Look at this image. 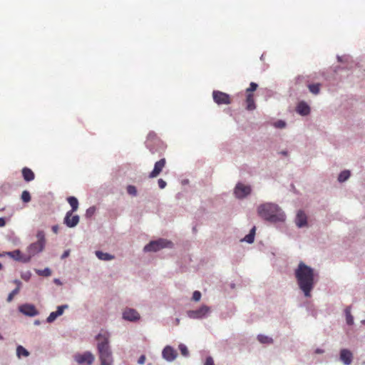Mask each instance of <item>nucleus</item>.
Here are the masks:
<instances>
[{"mask_svg": "<svg viewBox=\"0 0 365 365\" xmlns=\"http://www.w3.org/2000/svg\"><path fill=\"white\" fill-rule=\"evenodd\" d=\"M75 360L79 364H87L91 365L94 361V356L91 352H85L83 354L75 355Z\"/></svg>", "mask_w": 365, "mask_h": 365, "instance_id": "12", "label": "nucleus"}, {"mask_svg": "<svg viewBox=\"0 0 365 365\" xmlns=\"http://www.w3.org/2000/svg\"><path fill=\"white\" fill-rule=\"evenodd\" d=\"M58 317H59V315H58V314H57L56 312H51V313L49 314V316L48 317V318H47L46 321H47V322H48V323H51V322H53V321H55V319H56Z\"/></svg>", "mask_w": 365, "mask_h": 365, "instance_id": "31", "label": "nucleus"}, {"mask_svg": "<svg viewBox=\"0 0 365 365\" xmlns=\"http://www.w3.org/2000/svg\"><path fill=\"white\" fill-rule=\"evenodd\" d=\"M257 339L259 342L262 344H272L273 342V340L272 338L268 337L265 335L259 334L257 336Z\"/></svg>", "mask_w": 365, "mask_h": 365, "instance_id": "27", "label": "nucleus"}, {"mask_svg": "<svg viewBox=\"0 0 365 365\" xmlns=\"http://www.w3.org/2000/svg\"><path fill=\"white\" fill-rule=\"evenodd\" d=\"M346 320L349 325H351L354 323V318L351 314L349 308L346 309Z\"/></svg>", "mask_w": 365, "mask_h": 365, "instance_id": "28", "label": "nucleus"}, {"mask_svg": "<svg viewBox=\"0 0 365 365\" xmlns=\"http://www.w3.org/2000/svg\"><path fill=\"white\" fill-rule=\"evenodd\" d=\"M19 311L24 314L34 317L38 314V311L33 304H25L19 307Z\"/></svg>", "mask_w": 365, "mask_h": 365, "instance_id": "14", "label": "nucleus"}, {"mask_svg": "<svg viewBox=\"0 0 365 365\" xmlns=\"http://www.w3.org/2000/svg\"><path fill=\"white\" fill-rule=\"evenodd\" d=\"M66 308H68L67 305L58 306V308H57V310L56 311V312L57 314L61 316V315L63 314L64 309H66Z\"/></svg>", "mask_w": 365, "mask_h": 365, "instance_id": "35", "label": "nucleus"}, {"mask_svg": "<svg viewBox=\"0 0 365 365\" xmlns=\"http://www.w3.org/2000/svg\"><path fill=\"white\" fill-rule=\"evenodd\" d=\"M36 237L37 242L31 244L27 249L29 252L28 257H30V258L32 256H34L35 255L41 252L45 247L46 239L44 232L42 230L38 231L36 234Z\"/></svg>", "mask_w": 365, "mask_h": 365, "instance_id": "4", "label": "nucleus"}, {"mask_svg": "<svg viewBox=\"0 0 365 365\" xmlns=\"http://www.w3.org/2000/svg\"><path fill=\"white\" fill-rule=\"evenodd\" d=\"M69 255V251H65L63 254L62 255V258L67 257Z\"/></svg>", "mask_w": 365, "mask_h": 365, "instance_id": "44", "label": "nucleus"}, {"mask_svg": "<svg viewBox=\"0 0 365 365\" xmlns=\"http://www.w3.org/2000/svg\"><path fill=\"white\" fill-rule=\"evenodd\" d=\"M307 216L303 211H299L296 217V224L299 227L307 225Z\"/></svg>", "mask_w": 365, "mask_h": 365, "instance_id": "18", "label": "nucleus"}, {"mask_svg": "<svg viewBox=\"0 0 365 365\" xmlns=\"http://www.w3.org/2000/svg\"><path fill=\"white\" fill-rule=\"evenodd\" d=\"M6 225V221L4 218L0 217V227H4Z\"/></svg>", "mask_w": 365, "mask_h": 365, "instance_id": "41", "label": "nucleus"}, {"mask_svg": "<svg viewBox=\"0 0 365 365\" xmlns=\"http://www.w3.org/2000/svg\"><path fill=\"white\" fill-rule=\"evenodd\" d=\"M204 365H214V361L212 358L210 356L207 357Z\"/></svg>", "mask_w": 365, "mask_h": 365, "instance_id": "39", "label": "nucleus"}, {"mask_svg": "<svg viewBox=\"0 0 365 365\" xmlns=\"http://www.w3.org/2000/svg\"><path fill=\"white\" fill-rule=\"evenodd\" d=\"M21 198L24 202H30L31 201V195H30L29 192L27 190L23 191L21 193Z\"/></svg>", "mask_w": 365, "mask_h": 365, "instance_id": "29", "label": "nucleus"}, {"mask_svg": "<svg viewBox=\"0 0 365 365\" xmlns=\"http://www.w3.org/2000/svg\"><path fill=\"white\" fill-rule=\"evenodd\" d=\"M96 255L97 256V257L99 259L104 260V261L111 260V259H113L115 258V257L113 255H110L108 253L103 252L101 251H96Z\"/></svg>", "mask_w": 365, "mask_h": 365, "instance_id": "21", "label": "nucleus"}, {"mask_svg": "<svg viewBox=\"0 0 365 365\" xmlns=\"http://www.w3.org/2000/svg\"><path fill=\"white\" fill-rule=\"evenodd\" d=\"M177 324L180 323V320L178 319H176Z\"/></svg>", "mask_w": 365, "mask_h": 365, "instance_id": "47", "label": "nucleus"}, {"mask_svg": "<svg viewBox=\"0 0 365 365\" xmlns=\"http://www.w3.org/2000/svg\"><path fill=\"white\" fill-rule=\"evenodd\" d=\"M127 192L128 194L131 195H136L137 194V190H136V187L133 185H128L127 187Z\"/></svg>", "mask_w": 365, "mask_h": 365, "instance_id": "32", "label": "nucleus"}, {"mask_svg": "<svg viewBox=\"0 0 365 365\" xmlns=\"http://www.w3.org/2000/svg\"><path fill=\"white\" fill-rule=\"evenodd\" d=\"M123 318L127 321L135 322L140 319V314L134 309L126 308L123 312Z\"/></svg>", "mask_w": 365, "mask_h": 365, "instance_id": "13", "label": "nucleus"}, {"mask_svg": "<svg viewBox=\"0 0 365 365\" xmlns=\"http://www.w3.org/2000/svg\"><path fill=\"white\" fill-rule=\"evenodd\" d=\"M14 282L17 284V287H20L21 283L19 280H15Z\"/></svg>", "mask_w": 365, "mask_h": 365, "instance_id": "46", "label": "nucleus"}, {"mask_svg": "<svg viewBox=\"0 0 365 365\" xmlns=\"http://www.w3.org/2000/svg\"><path fill=\"white\" fill-rule=\"evenodd\" d=\"M201 298V293L199 291H195L192 294V299L198 302Z\"/></svg>", "mask_w": 365, "mask_h": 365, "instance_id": "36", "label": "nucleus"}, {"mask_svg": "<svg viewBox=\"0 0 365 365\" xmlns=\"http://www.w3.org/2000/svg\"><path fill=\"white\" fill-rule=\"evenodd\" d=\"M251 192V187L249 185H245L242 183L237 184L235 188V194L238 198H243Z\"/></svg>", "mask_w": 365, "mask_h": 365, "instance_id": "9", "label": "nucleus"}, {"mask_svg": "<svg viewBox=\"0 0 365 365\" xmlns=\"http://www.w3.org/2000/svg\"><path fill=\"white\" fill-rule=\"evenodd\" d=\"M145 359H146V358H145V355H142V356H140V358H139V359H138V363L139 364H143L145 363Z\"/></svg>", "mask_w": 365, "mask_h": 365, "instance_id": "40", "label": "nucleus"}, {"mask_svg": "<svg viewBox=\"0 0 365 365\" xmlns=\"http://www.w3.org/2000/svg\"><path fill=\"white\" fill-rule=\"evenodd\" d=\"M37 273L40 275L48 277L51 274V271L48 268H46L43 270H38Z\"/></svg>", "mask_w": 365, "mask_h": 365, "instance_id": "33", "label": "nucleus"}, {"mask_svg": "<svg viewBox=\"0 0 365 365\" xmlns=\"http://www.w3.org/2000/svg\"><path fill=\"white\" fill-rule=\"evenodd\" d=\"M72 211H68L63 220L64 224L68 227H74L79 222V216L73 215Z\"/></svg>", "mask_w": 365, "mask_h": 365, "instance_id": "10", "label": "nucleus"}, {"mask_svg": "<svg viewBox=\"0 0 365 365\" xmlns=\"http://www.w3.org/2000/svg\"><path fill=\"white\" fill-rule=\"evenodd\" d=\"M162 354L163 358L169 361H173L177 356L176 351L170 346H165Z\"/></svg>", "mask_w": 365, "mask_h": 365, "instance_id": "16", "label": "nucleus"}, {"mask_svg": "<svg viewBox=\"0 0 365 365\" xmlns=\"http://www.w3.org/2000/svg\"><path fill=\"white\" fill-rule=\"evenodd\" d=\"M259 215L264 220L272 222H283L285 215L282 210L275 204L265 203L258 207Z\"/></svg>", "mask_w": 365, "mask_h": 365, "instance_id": "3", "label": "nucleus"}, {"mask_svg": "<svg viewBox=\"0 0 365 365\" xmlns=\"http://www.w3.org/2000/svg\"><path fill=\"white\" fill-rule=\"evenodd\" d=\"M212 98L215 103L217 105H229L232 102L229 94L220 91H214L212 92Z\"/></svg>", "mask_w": 365, "mask_h": 365, "instance_id": "7", "label": "nucleus"}, {"mask_svg": "<svg viewBox=\"0 0 365 365\" xmlns=\"http://www.w3.org/2000/svg\"><path fill=\"white\" fill-rule=\"evenodd\" d=\"M352 354L348 349H341L340 352L341 360L346 365H349L352 361Z\"/></svg>", "mask_w": 365, "mask_h": 365, "instance_id": "17", "label": "nucleus"}, {"mask_svg": "<svg viewBox=\"0 0 365 365\" xmlns=\"http://www.w3.org/2000/svg\"><path fill=\"white\" fill-rule=\"evenodd\" d=\"M52 231H53L54 233L57 234V233H58V225H53V226L52 227Z\"/></svg>", "mask_w": 365, "mask_h": 365, "instance_id": "42", "label": "nucleus"}, {"mask_svg": "<svg viewBox=\"0 0 365 365\" xmlns=\"http://www.w3.org/2000/svg\"><path fill=\"white\" fill-rule=\"evenodd\" d=\"M22 175L24 179L26 182H30L34 179L35 175L34 172L28 168H24L22 169Z\"/></svg>", "mask_w": 365, "mask_h": 365, "instance_id": "19", "label": "nucleus"}, {"mask_svg": "<svg viewBox=\"0 0 365 365\" xmlns=\"http://www.w3.org/2000/svg\"><path fill=\"white\" fill-rule=\"evenodd\" d=\"M315 353H316V354H322V353H324V350H323V349H317L315 350Z\"/></svg>", "mask_w": 365, "mask_h": 365, "instance_id": "45", "label": "nucleus"}, {"mask_svg": "<svg viewBox=\"0 0 365 365\" xmlns=\"http://www.w3.org/2000/svg\"><path fill=\"white\" fill-rule=\"evenodd\" d=\"M158 184L160 189H164L167 185L166 182L165 180H163V179H159L158 180Z\"/></svg>", "mask_w": 365, "mask_h": 365, "instance_id": "38", "label": "nucleus"}, {"mask_svg": "<svg viewBox=\"0 0 365 365\" xmlns=\"http://www.w3.org/2000/svg\"><path fill=\"white\" fill-rule=\"evenodd\" d=\"M210 312V307L203 305L196 310H190L187 312V316L191 319H201Z\"/></svg>", "mask_w": 365, "mask_h": 365, "instance_id": "8", "label": "nucleus"}, {"mask_svg": "<svg viewBox=\"0 0 365 365\" xmlns=\"http://www.w3.org/2000/svg\"><path fill=\"white\" fill-rule=\"evenodd\" d=\"M16 354L19 357H21V356H28L29 355V352L22 346L19 345L16 348Z\"/></svg>", "mask_w": 365, "mask_h": 365, "instance_id": "25", "label": "nucleus"}, {"mask_svg": "<svg viewBox=\"0 0 365 365\" xmlns=\"http://www.w3.org/2000/svg\"><path fill=\"white\" fill-rule=\"evenodd\" d=\"M166 165V160L165 158H162L160 160L157 161L154 165L153 170L149 173V178H157L160 173L162 172L163 168Z\"/></svg>", "mask_w": 365, "mask_h": 365, "instance_id": "11", "label": "nucleus"}, {"mask_svg": "<svg viewBox=\"0 0 365 365\" xmlns=\"http://www.w3.org/2000/svg\"><path fill=\"white\" fill-rule=\"evenodd\" d=\"M94 211H95V208H94V207H90V208H88V209L87 210L86 213H87V215H88V214H92V213H93V212H94Z\"/></svg>", "mask_w": 365, "mask_h": 365, "instance_id": "43", "label": "nucleus"}, {"mask_svg": "<svg viewBox=\"0 0 365 365\" xmlns=\"http://www.w3.org/2000/svg\"><path fill=\"white\" fill-rule=\"evenodd\" d=\"M179 349L182 354V355L187 356L188 355V350L185 345L180 344Z\"/></svg>", "mask_w": 365, "mask_h": 365, "instance_id": "34", "label": "nucleus"}, {"mask_svg": "<svg viewBox=\"0 0 365 365\" xmlns=\"http://www.w3.org/2000/svg\"><path fill=\"white\" fill-rule=\"evenodd\" d=\"M320 83L309 84L308 86L309 91L313 94H318L320 91Z\"/></svg>", "mask_w": 365, "mask_h": 365, "instance_id": "24", "label": "nucleus"}, {"mask_svg": "<svg viewBox=\"0 0 365 365\" xmlns=\"http://www.w3.org/2000/svg\"><path fill=\"white\" fill-rule=\"evenodd\" d=\"M255 227H252L250 233L245 237L244 241L248 243H252L255 240Z\"/></svg>", "mask_w": 365, "mask_h": 365, "instance_id": "23", "label": "nucleus"}, {"mask_svg": "<svg viewBox=\"0 0 365 365\" xmlns=\"http://www.w3.org/2000/svg\"><path fill=\"white\" fill-rule=\"evenodd\" d=\"M297 111L302 115H307L309 113L310 108L305 103L301 102L297 106Z\"/></svg>", "mask_w": 365, "mask_h": 365, "instance_id": "20", "label": "nucleus"}, {"mask_svg": "<svg viewBox=\"0 0 365 365\" xmlns=\"http://www.w3.org/2000/svg\"><path fill=\"white\" fill-rule=\"evenodd\" d=\"M4 255L9 256L16 261H20L23 262H28L30 260V257L24 256L21 251L19 250H16L12 252H7Z\"/></svg>", "mask_w": 365, "mask_h": 365, "instance_id": "15", "label": "nucleus"}, {"mask_svg": "<svg viewBox=\"0 0 365 365\" xmlns=\"http://www.w3.org/2000/svg\"><path fill=\"white\" fill-rule=\"evenodd\" d=\"M67 201L72 208L71 211H72V212H76L78 208V201L77 198L73 196L68 197Z\"/></svg>", "mask_w": 365, "mask_h": 365, "instance_id": "22", "label": "nucleus"}, {"mask_svg": "<svg viewBox=\"0 0 365 365\" xmlns=\"http://www.w3.org/2000/svg\"><path fill=\"white\" fill-rule=\"evenodd\" d=\"M257 87L258 85L256 83L252 82L250 87L246 89V108L248 110H253L256 108L253 92L257 90Z\"/></svg>", "mask_w": 365, "mask_h": 365, "instance_id": "6", "label": "nucleus"}, {"mask_svg": "<svg viewBox=\"0 0 365 365\" xmlns=\"http://www.w3.org/2000/svg\"><path fill=\"white\" fill-rule=\"evenodd\" d=\"M173 243L165 239L151 241L144 247L145 252H158L163 248L171 247Z\"/></svg>", "mask_w": 365, "mask_h": 365, "instance_id": "5", "label": "nucleus"}, {"mask_svg": "<svg viewBox=\"0 0 365 365\" xmlns=\"http://www.w3.org/2000/svg\"><path fill=\"white\" fill-rule=\"evenodd\" d=\"M350 177V171L349 170H344L342 171L338 177V180L341 182L346 181Z\"/></svg>", "mask_w": 365, "mask_h": 365, "instance_id": "26", "label": "nucleus"}, {"mask_svg": "<svg viewBox=\"0 0 365 365\" xmlns=\"http://www.w3.org/2000/svg\"><path fill=\"white\" fill-rule=\"evenodd\" d=\"M4 337L0 334V340H3Z\"/></svg>", "mask_w": 365, "mask_h": 365, "instance_id": "48", "label": "nucleus"}, {"mask_svg": "<svg viewBox=\"0 0 365 365\" xmlns=\"http://www.w3.org/2000/svg\"><path fill=\"white\" fill-rule=\"evenodd\" d=\"M20 287H17L16 289H14L8 296L7 297V302H10L13 300L14 297L19 292Z\"/></svg>", "mask_w": 365, "mask_h": 365, "instance_id": "30", "label": "nucleus"}, {"mask_svg": "<svg viewBox=\"0 0 365 365\" xmlns=\"http://www.w3.org/2000/svg\"><path fill=\"white\" fill-rule=\"evenodd\" d=\"M282 154L286 155L287 154V152H282Z\"/></svg>", "mask_w": 365, "mask_h": 365, "instance_id": "49", "label": "nucleus"}, {"mask_svg": "<svg viewBox=\"0 0 365 365\" xmlns=\"http://www.w3.org/2000/svg\"><path fill=\"white\" fill-rule=\"evenodd\" d=\"M2 269V264L0 263V270Z\"/></svg>", "mask_w": 365, "mask_h": 365, "instance_id": "50", "label": "nucleus"}, {"mask_svg": "<svg viewBox=\"0 0 365 365\" xmlns=\"http://www.w3.org/2000/svg\"><path fill=\"white\" fill-rule=\"evenodd\" d=\"M286 125V123L283 120H278L274 123V126L279 128H283Z\"/></svg>", "mask_w": 365, "mask_h": 365, "instance_id": "37", "label": "nucleus"}, {"mask_svg": "<svg viewBox=\"0 0 365 365\" xmlns=\"http://www.w3.org/2000/svg\"><path fill=\"white\" fill-rule=\"evenodd\" d=\"M294 277L299 288L304 296L310 297L311 292L318 281V273L304 262H299L297 267L294 269Z\"/></svg>", "mask_w": 365, "mask_h": 365, "instance_id": "1", "label": "nucleus"}, {"mask_svg": "<svg viewBox=\"0 0 365 365\" xmlns=\"http://www.w3.org/2000/svg\"><path fill=\"white\" fill-rule=\"evenodd\" d=\"M110 334L106 330H101L96 336L97 349L99 354L101 365H112L113 356L109 345Z\"/></svg>", "mask_w": 365, "mask_h": 365, "instance_id": "2", "label": "nucleus"}]
</instances>
